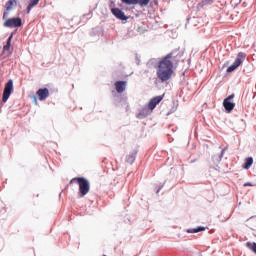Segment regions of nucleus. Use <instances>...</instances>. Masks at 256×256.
Listing matches in <instances>:
<instances>
[{"mask_svg": "<svg viewBox=\"0 0 256 256\" xmlns=\"http://www.w3.org/2000/svg\"><path fill=\"white\" fill-rule=\"evenodd\" d=\"M11 93H13V80H9L4 87V91L2 95L3 103H7L9 97H11Z\"/></svg>", "mask_w": 256, "mask_h": 256, "instance_id": "4", "label": "nucleus"}, {"mask_svg": "<svg viewBox=\"0 0 256 256\" xmlns=\"http://www.w3.org/2000/svg\"><path fill=\"white\" fill-rule=\"evenodd\" d=\"M125 5H139L140 7H147L151 0H121Z\"/></svg>", "mask_w": 256, "mask_h": 256, "instance_id": "7", "label": "nucleus"}, {"mask_svg": "<svg viewBox=\"0 0 256 256\" xmlns=\"http://www.w3.org/2000/svg\"><path fill=\"white\" fill-rule=\"evenodd\" d=\"M114 86L117 93H123L127 89V81H116Z\"/></svg>", "mask_w": 256, "mask_h": 256, "instance_id": "12", "label": "nucleus"}, {"mask_svg": "<svg viewBox=\"0 0 256 256\" xmlns=\"http://www.w3.org/2000/svg\"><path fill=\"white\" fill-rule=\"evenodd\" d=\"M164 97H165V94H163L162 96H156L152 98L148 103V109H150V111H153V109H155L157 105H159V102L163 101Z\"/></svg>", "mask_w": 256, "mask_h": 256, "instance_id": "9", "label": "nucleus"}, {"mask_svg": "<svg viewBox=\"0 0 256 256\" xmlns=\"http://www.w3.org/2000/svg\"><path fill=\"white\" fill-rule=\"evenodd\" d=\"M73 183L78 184L80 197H85V195H87V193H89L91 189V184L89 183V180H87V178H84V177L72 178L70 180V184H73Z\"/></svg>", "mask_w": 256, "mask_h": 256, "instance_id": "2", "label": "nucleus"}, {"mask_svg": "<svg viewBox=\"0 0 256 256\" xmlns=\"http://www.w3.org/2000/svg\"><path fill=\"white\" fill-rule=\"evenodd\" d=\"M251 165H253V157L246 158L243 168L251 169Z\"/></svg>", "mask_w": 256, "mask_h": 256, "instance_id": "14", "label": "nucleus"}, {"mask_svg": "<svg viewBox=\"0 0 256 256\" xmlns=\"http://www.w3.org/2000/svg\"><path fill=\"white\" fill-rule=\"evenodd\" d=\"M111 13L116 19H120V21H127V16H125V12H123L121 9L112 8Z\"/></svg>", "mask_w": 256, "mask_h": 256, "instance_id": "10", "label": "nucleus"}, {"mask_svg": "<svg viewBox=\"0 0 256 256\" xmlns=\"http://www.w3.org/2000/svg\"><path fill=\"white\" fill-rule=\"evenodd\" d=\"M34 101H37V97L33 96Z\"/></svg>", "mask_w": 256, "mask_h": 256, "instance_id": "21", "label": "nucleus"}, {"mask_svg": "<svg viewBox=\"0 0 256 256\" xmlns=\"http://www.w3.org/2000/svg\"><path fill=\"white\" fill-rule=\"evenodd\" d=\"M235 94H231L223 101V107L226 109L227 113H231L233 109H235V103L231 102L232 99H234Z\"/></svg>", "mask_w": 256, "mask_h": 256, "instance_id": "6", "label": "nucleus"}, {"mask_svg": "<svg viewBox=\"0 0 256 256\" xmlns=\"http://www.w3.org/2000/svg\"><path fill=\"white\" fill-rule=\"evenodd\" d=\"M206 3H213V0H206Z\"/></svg>", "mask_w": 256, "mask_h": 256, "instance_id": "20", "label": "nucleus"}, {"mask_svg": "<svg viewBox=\"0 0 256 256\" xmlns=\"http://www.w3.org/2000/svg\"><path fill=\"white\" fill-rule=\"evenodd\" d=\"M179 63V53L177 51H173L163 57L157 66L156 75L159 81L165 83L169 81L171 77H173V73H175V65Z\"/></svg>", "mask_w": 256, "mask_h": 256, "instance_id": "1", "label": "nucleus"}, {"mask_svg": "<svg viewBox=\"0 0 256 256\" xmlns=\"http://www.w3.org/2000/svg\"><path fill=\"white\" fill-rule=\"evenodd\" d=\"M246 57L247 55L245 53H238L234 63L227 68V73H233V71H235V69H237V67H239L243 61H245Z\"/></svg>", "mask_w": 256, "mask_h": 256, "instance_id": "3", "label": "nucleus"}, {"mask_svg": "<svg viewBox=\"0 0 256 256\" xmlns=\"http://www.w3.org/2000/svg\"><path fill=\"white\" fill-rule=\"evenodd\" d=\"M244 187H251V183H245Z\"/></svg>", "mask_w": 256, "mask_h": 256, "instance_id": "19", "label": "nucleus"}, {"mask_svg": "<svg viewBox=\"0 0 256 256\" xmlns=\"http://www.w3.org/2000/svg\"><path fill=\"white\" fill-rule=\"evenodd\" d=\"M15 5H17L16 0H8L6 2V4L4 5V9H6V10L3 13L2 19H7L9 17V11H11V9H13V7H15Z\"/></svg>", "mask_w": 256, "mask_h": 256, "instance_id": "8", "label": "nucleus"}, {"mask_svg": "<svg viewBox=\"0 0 256 256\" xmlns=\"http://www.w3.org/2000/svg\"><path fill=\"white\" fill-rule=\"evenodd\" d=\"M12 39H13V34H11L9 36V38L7 39V43L3 47L4 51H9L11 49V41H12Z\"/></svg>", "mask_w": 256, "mask_h": 256, "instance_id": "15", "label": "nucleus"}, {"mask_svg": "<svg viewBox=\"0 0 256 256\" xmlns=\"http://www.w3.org/2000/svg\"><path fill=\"white\" fill-rule=\"evenodd\" d=\"M23 25V22L21 21V18H8L3 23V27H8L10 29H13V27H21Z\"/></svg>", "mask_w": 256, "mask_h": 256, "instance_id": "5", "label": "nucleus"}, {"mask_svg": "<svg viewBox=\"0 0 256 256\" xmlns=\"http://www.w3.org/2000/svg\"><path fill=\"white\" fill-rule=\"evenodd\" d=\"M127 163L133 165L135 163V154H129L126 158Z\"/></svg>", "mask_w": 256, "mask_h": 256, "instance_id": "18", "label": "nucleus"}, {"mask_svg": "<svg viewBox=\"0 0 256 256\" xmlns=\"http://www.w3.org/2000/svg\"><path fill=\"white\" fill-rule=\"evenodd\" d=\"M41 0H30V3L27 7V13H31V9H33V7H37V5H39V2Z\"/></svg>", "mask_w": 256, "mask_h": 256, "instance_id": "13", "label": "nucleus"}, {"mask_svg": "<svg viewBox=\"0 0 256 256\" xmlns=\"http://www.w3.org/2000/svg\"><path fill=\"white\" fill-rule=\"evenodd\" d=\"M246 247L248 249H250V251H252L256 255V243L255 242H253V243L252 242H247Z\"/></svg>", "mask_w": 256, "mask_h": 256, "instance_id": "16", "label": "nucleus"}, {"mask_svg": "<svg viewBox=\"0 0 256 256\" xmlns=\"http://www.w3.org/2000/svg\"><path fill=\"white\" fill-rule=\"evenodd\" d=\"M201 231H205V227H198V228H193V229H188L187 233H199Z\"/></svg>", "mask_w": 256, "mask_h": 256, "instance_id": "17", "label": "nucleus"}, {"mask_svg": "<svg viewBox=\"0 0 256 256\" xmlns=\"http://www.w3.org/2000/svg\"><path fill=\"white\" fill-rule=\"evenodd\" d=\"M36 95L38 96L39 101H45L47 97H49V89L48 88H40L36 92Z\"/></svg>", "mask_w": 256, "mask_h": 256, "instance_id": "11", "label": "nucleus"}]
</instances>
